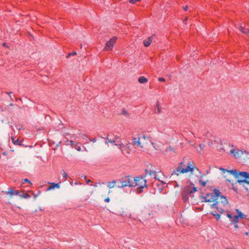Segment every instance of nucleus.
Listing matches in <instances>:
<instances>
[{"mask_svg":"<svg viewBox=\"0 0 249 249\" xmlns=\"http://www.w3.org/2000/svg\"><path fill=\"white\" fill-rule=\"evenodd\" d=\"M245 234H246V235H248L249 234V232H246V233H245Z\"/></svg>","mask_w":249,"mask_h":249,"instance_id":"nucleus-47","label":"nucleus"},{"mask_svg":"<svg viewBox=\"0 0 249 249\" xmlns=\"http://www.w3.org/2000/svg\"><path fill=\"white\" fill-rule=\"evenodd\" d=\"M198 182H199V184L201 186V187H204L206 186V183L208 182V181H204L201 179H199Z\"/></svg>","mask_w":249,"mask_h":249,"instance_id":"nucleus-25","label":"nucleus"},{"mask_svg":"<svg viewBox=\"0 0 249 249\" xmlns=\"http://www.w3.org/2000/svg\"><path fill=\"white\" fill-rule=\"evenodd\" d=\"M48 183L50 184V186L48 188L47 191H49L54 189V188H59L60 184L59 183H55L54 182H48Z\"/></svg>","mask_w":249,"mask_h":249,"instance_id":"nucleus-15","label":"nucleus"},{"mask_svg":"<svg viewBox=\"0 0 249 249\" xmlns=\"http://www.w3.org/2000/svg\"><path fill=\"white\" fill-rule=\"evenodd\" d=\"M90 141L91 142H95L96 141V138H93V139H90Z\"/></svg>","mask_w":249,"mask_h":249,"instance_id":"nucleus-42","label":"nucleus"},{"mask_svg":"<svg viewBox=\"0 0 249 249\" xmlns=\"http://www.w3.org/2000/svg\"><path fill=\"white\" fill-rule=\"evenodd\" d=\"M192 183L190 185H187L184 187L181 192L182 199L184 202H187L190 196H193V194L196 192L197 190L196 187L193 186Z\"/></svg>","mask_w":249,"mask_h":249,"instance_id":"nucleus-5","label":"nucleus"},{"mask_svg":"<svg viewBox=\"0 0 249 249\" xmlns=\"http://www.w3.org/2000/svg\"><path fill=\"white\" fill-rule=\"evenodd\" d=\"M228 201L226 197L221 195L218 196L215 202L211 205L212 209L217 210L219 213H223L227 211Z\"/></svg>","mask_w":249,"mask_h":249,"instance_id":"nucleus-1","label":"nucleus"},{"mask_svg":"<svg viewBox=\"0 0 249 249\" xmlns=\"http://www.w3.org/2000/svg\"><path fill=\"white\" fill-rule=\"evenodd\" d=\"M239 30L240 32L243 33L244 34L249 35V29L246 28L244 26L241 25L239 27Z\"/></svg>","mask_w":249,"mask_h":249,"instance_id":"nucleus-17","label":"nucleus"},{"mask_svg":"<svg viewBox=\"0 0 249 249\" xmlns=\"http://www.w3.org/2000/svg\"><path fill=\"white\" fill-rule=\"evenodd\" d=\"M24 181L25 182H29V183L30 184H32V183L31 182V181L30 180H29L27 178H25L24 179Z\"/></svg>","mask_w":249,"mask_h":249,"instance_id":"nucleus-40","label":"nucleus"},{"mask_svg":"<svg viewBox=\"0 0 249 249\" xmlns=\"http://www.w3.org/2000/svg\"><path fill=\"white\" fill-rule=\"evenodd\" d=\"M133 177L131 176H126L118 180V188H123L126 187H133Z\"/></svg>","mask_w":249,"mask_h":249,"instance_id":"nucleus-6","label":"nucleus"},{"mask_svg":"<svg viewBox=\"0 0 249 249\" xmlns=\"http://www.w3.org/2000/svg\"><path fill=\"white\" fill-rule=\"evenodd\" d=\"M219 169L220 170L223 171L224 173H225L226 171L230 172V173L235 176L236 177H238V176H240L242 178H243V179L237 180V182H238L239 183L241 184L242 183H245L248 184H249V173H247V172H238V171L236 170H231L230 171H228L226 169L223 168L222 167H220Z\"/></svg>","mask_w":249,"mask_h":249,"instance_id":"nucleus-2","label":"nucleus"},{"mask_svg":"<svg viewBox=\"0 0 249 249\" xmlns=\"http://www.w3.org/2000/svg\"><path fill=\"white\" fill-rule=\"evenodd\" d=\"M218 213V212H217V210H215V211H213L211 213L213 216H214L215 217V218L217 220H219L220 217V214L217 213Z\"/></svg>","mask_w":249,"mask_h":249,"instance_id":"nucleus-22","label":"nucleus"},{"mask_svg":"<svg viewBox=\"0 0 249 249\" xmlns=\"http://www.w3.org/2000/svg\"><path fill=\"white\" fill-rule=\"evenodd\" d=\"M188 6H185V7H183V9L184 11H187L188 10Z\"/></svg>","mask_w":249,"mask_h":249,"instance_id":"nucleus-43","label":"nucleus"},{"mask_svg":"<svg viewBox=\"0 0 249 249\" xmlns=\"http://www.w3.org/2000/svg\"><path fill=\"white\" fill-rule=\"evenodd\" d=\"M236 211L237 215H233V218L231 220V223L234 225L235 228H239L240 227L238 226V223L241 221L243 224H246L249 221V218H247V215L240 212L238 209H236Z\"/></svg>","mask_w":249,"mask_h":249,"instance_id":"nucleus-3","label":"nucleus"},{"mask_svg":"<svg viewBox=\"0 0 249 249\" xmlns=\"http://www.w3.org/2000/svg\"><path fill=\"white\" fill-rule=\"evenodd\" d=\"M226 249H237L233 247H228Z\"/></svg>","mask_w":249,"mask_h":249,"instance_id":"nucleus-39","label":"nucleus"},{"mask_svg":"<svg viewBox=\"0 0 249 249\" xmlns=\"http://www.w3.org/2000/svg\"><path fill=\"white\" fill-rule=\"evenodd\" d=\"M70 143H71V145L73 147L75 145V144L76 143L75 142L73 141H70Z\"/></svg>","mask_w":249,"mask_h":249,"instance_id":"nucleus-34","label":"nucleus"},{"mask_svg":"<svg viewBox=\"0 0 249 249\" xmlns=\"http://www.w3.org/2000/svg\"><path fill=\"white\" fill-rule=\"evenodd\" d=\"M227 216L230 218L231 221V220H232V219L233 218V217L232 214H231V213H227Z\"/></svg>","mask_w":249,"mask_h":249,"instance_id":"nucleus-32","label":"nucleus"},{"mask_svg":"<svg viewBox=\"0 0 249 249\" xmlns=\"http://www.w3.org/2000/svg\"><path fill=\"white\" fill-rule=\"evenodd\" d=\"M221 194V192L218 189H214L212 193H208L205 197H204L205 201L206 202H214L217 199L218 196Z\"/></svg>","mask_w":249,"mask_h":249,"instance_id":"nucleus-8","label":"nucleus"},{"mask_svg":"<svg viewBox=\"0 0 249 249\" xmlns=\"http://www.w3.org/2000/svg\"><path fill=\"white\" fill-rule=\"evenodd\" d=\"M74 138V135L71 137V138Z\"/></svg>","mask_w":249,"mask_h":249,"instance_id":"nucleus-49","label":"nucleus"},{"mask_svg":"<svg viewBox=\"0 0 249 249\" xmlns=\"http://www.w3.org/2000/svg\"><path fill=\"white\" fill-rule=\"evenodd\" d=\"M12 142L15 145L21 146L22 145V142L20 141L18 139L15 140L14 137H12L11 138Z\"/></svg>","mask_w":249,"mask_h":249,"instance_id":"nucleus-19","label":"nucleus"},{"mask_svg":"<svg viewBox=\"0 0 249 249\" xmlns=\"http://www.w3.org/2000/svg\"><path fill=\"white\" fill-rule=\"evenodd\" d=\"M61 174H62V177L63 178V180L64 181L66 180H67V176H68L67 174L64 170H62V172H61Z\"/></svg>","mask_w":249,"mask_h":249,"instance_id":"nucleus-26","label":"nucleus"},{"mask_svg":"<svg viewBox=\"0 0 249 249\" xmlns=\"http://www.w3.org/2000/svg\"><path fill=\"white\" fill-rule=\"evenodd\" d=\"M199 146H200V147H202V144H199Z\"/></svg>","mask_w":249,"mask_h":249,"instance_id":"nucleus-51","label":"nucleus"},{"mask_svg":"<svg viewBox=\"0 0 249 249\" xmlns=\"http://www.w3.org/2000/svg\"><path fill=\"white\" fill-rule=\"evenodd\" d=\"M154 184L158 187V190L159 192L160 193L163 190L166 183L160 180H158L157 182L154 183Z\"/></svg>","mask_w":249,"mask_h":249,"instance_id":"nucleus-12","label":"nucleus"},{"mask_svg":"<svg viewBox=\"0 0 249 249\" xmlns=\"http://www.w3.org/2000/svg\"><path fill=\"white\" fill-rule=\"evenodd\" d=\"M117 182H118V180H114L111 182H108L107 184V187H109V188H112L114 187L115 184Z\"/></svg>","mask_w":249,"mask_h":249,"instance_id":"nucleus-23","label":"nucleus"},{"mask_svg":"<svg viewBox=\"0 0 249 249\" xmlns=\"http://www.w3.org/2000/svg\"><path fill=\"white\" fill-rule=\"evenodd\" d=\"M230 154H233V155L235 158H238L241 156L243 154V152L242 150L239 149L234 150L232 149L230 150Z\"/></svg>","mask_w":249,"mask_h":249,"instance_id":"nucleus-13","label":"nucleus"},{"mask_svg":"<svg viewBox=\"0 0 249 249\" xmlns=\"http://www.w3.org/2000/svg\"><path fill=\"white\" fill-rule=\"evenodd\" d=\"M141 0H129V2L131 4H134L136 2L140 1Z\"/></svg>","mask_w":249,"mask_h":249,"instance_id":"nucleus-33","label":"nucleus"},{"mask_svg":"<svg viewBox=\"0 0 249 249\" xmlns=\"http://www.w3.org/2000/svg\"><path fill=\"white\" fill-rule=\"evenodd\" d=\"M81 137L84 140H85L86 141H88V137L87 135L85 134H82Z\"/></svg>","mask_w":249,"mask_h":249,"instance_id":"nucleus-31","label":"nucleus"},{"mask_svg":"<svg viewBox=\"0 0 249 249\" xmlns=\"http://www.w3.org/2000/svg\"><path fill=\"white\" fill-rule=\"evenodd\" d=\"M83 178H86V176H83Z\"/></svg>","mask_w":249,"mask_h":249,"instance_id":"nucleus-54","label":"nucleus"},{"mask_svg":"<svg viewBox=\"0 0 249 249\" xmlns=\"http://www.w3.org/2000/svg\"><path fill=\"white\" fill-rule=\"evenodd\" d=\"M2 155H6L7 154H6V152H4L2 153Z\"/></svg>","mask_w":249,"mask_h":249,"instance_id":"nucleus-46","label":"nucleus"},{"mask_svg":"<svg viewBox=\"0 0 249 249\" xmlns=\"http://www.w3.org/2000/svg\"><path fill=\"white\" fill-rule=\"evenodd\" d=\"M115 145H119L120 149L121 150L122 154L125 156L127 157L130 153V149L129 144L124 145L123 143L119 144L115 143Z\"/></svg>","mask_w":249,"mask_h":249,"instance_id":"nucleus-9","label":"nucleus"},{"mask_svg":"<svg viewBox=\"0 0 249 249\" xmlns=\"http://www.w3.org/2000/svg\"><path fill=\"white\" fill-rule=\"evenodd\" d=\"M150 208H146L144 211V213L146 214H148L149 215H150V213H149V212H150Z\"/></svg>","mask_w":249,"mask_h":249,"instance_id":"nucleus-30","label":"nucleus"},{"mask_svg":"<svg viewBox=\"0 0 249 249\" xmlns=\"http://www.w3.org/2000/svg\"><path fill=\"white\" fill-rule=\"evenodd\" d=\"M187 20V18H186L185 19V20Z\"/></svg>","mask_w":249,"mask_h":249,"instance_id":"nucleus-52","label":"nucleus"},{"mask_svg":"<svg viewBox=\"0 0 249 249\" xmlns=\"http://www.w3.org/2000/svg\"><path fill=\"white\" fill-rule=\"evenodd\" d=\"M91 182V180L90 179H88L87 180V183H89V182Z\"/></svg>","mask_w":249,"mask_h":249,"instance_id":"nucleus-45","label":"nucleus"},{"mask_svg":"<svg viewBox=\"0 0 249 249\" xmlns=\"http://www.w3.org/2000/svg\"><path fill=\"white\" fill-rule=\"evenodd\" d=\"M11 93V92H7V94L9 95V96L10 97H11V95H10Z\"/></svg>","mask_w":249,"mask_h":249,"instance_id":"nucleus-44","label":"nucleus"},{"mask_svg":"<svg viewBox=\"0 0 249 249\" xmlns=\"http://www.w3.org/2000/svg\"><path fill=\"white\" fill-rule=\"evenodd\" d=\"M182 165H184L183 162H181L178 167L173 170L171 173V175H179L180 173H185L189 171H193L194 167H191L190 165H188L186 168H183Z\"/></svg>","mask_w":249,"mask_h":249,"instance_id":"nucleus-7","label":"nucleus"},{"mask_svg":"<svg viewBox=\"0 0 249 249\" xmlns=\"http://www.w3.org/2000/svg\"><path fill=\"white\" fill-rule=\"evenodd\" d=\"M19 192L18 190H15V191H14L13 189H12L11 188H10L9 190H8V191L7 192V194H9L11 196H13V195H20L19 194Z\"/></svg>","mask_w":249,"mask_h":249,"instance_id":"nucleus-18","label":"nucleus"},{"mask_svg":"<svg viewBox=\"0 0 249 249\" xmlns=\"http://www.w3.org/2000/svg\"><path fill=\"white\" fill-rule=\"evenodd\" d=\"M75 149H76L78 151H80L81 150V148L79 146V143H75L74 146L73 147Z\"/></svg>","mask_w":249,"mask_h":249,"instance_id":"nucleus-27","label":"nucleus"},{"mask_svg":"<svg viewBox=\"0 0 249 249\" xmlns=\"http://www.w3.org/2000/svg\"><path fill=\"white\" fill-rule=\"evenodd\" d=\"M19 196L25 198H28L30 197V196L28 193L22 194V195H20Z\"/></svg>","mask_w":249,"mask_h":249,"instance_id":"nucleus-28","label":"nucleus"},{"mask_svg":"<svg viewBox=\"0 0 249 249\" xmlns=\"http://www.w3.org/2000/svg\"><path fill=\"white\" fill-rule=\"evenodd\" d=\"M140 140L141 137H140V135H138L136 137L133 138L131 144L133 146H137V147L142 148L143 146L141 144Z\"/></svg>","mask_w":249,"mask_h":249,"instance_id":"nucleus-11","label":"nucleus"},{"mask_svg":"<svg viewBox=\"0 0 249 249\" xmlns=\"http://www.w3.org/2000/svg\"><path fill=\"white\" fill-rule=\"evenodd\" d=\"M117 40V37L116 36H113L108 41H107L106 43V46L104 49V51H107L111 50L114 46V44L116 42Z\"/></svg>","mask_w":249,"mask_h":249,"instance_id":"nucleus-10","label":"nucleus"},{"mask_svg":"<svg viewBox=\"0 0 249 249\" xmlns=\"http://www.w3.org/2000/svg\"><path fill=\"white\" fill-rule=\"evenodd\" d=\"M76 54V53L75 52H73L71 53H69L67 56V58L70 57L71 55H74Z\"/></svg>","mask_w":249,"mask_h":249,"instance_id":"nucleus-29","label":"nucleus"},{"mask_svg":"<svg viewBox=\"0 0 249 249\" xmlns=\"http://www.w3.org/2000/svg\"><path fill=\"white\" fill-rule=\"evenodd\" d=\"M153 36L149 37L147 39H145L143 41L144 45L145 47H148L151 43L153 40Z\"/></svg>","mask_w":249,"mask_h":249,"instance_id":"nucleus-16","label":"nucleus"},{"mask_svg":"<svg viewBox=\"0 0 249 249\" xmlns=\"http://www.w3.org/2000/svg\"><path fill=\"white\" fill-rule=\"evenodd\" d=\"M199 146H200V147H202V144H199Z\"/></svg>","mask_w":249,"mask_h":249,"instance_id":"nucleus-50","label":"nucleus"},{"mask_svg":"<svg viewBox=\"0 0 249 249\" xmlns=\"http://www.w3.org/2000/svg\"><path fill=\"white\" fill-rule=\"evenodd\" d=\"M105 201L107 202H109L110 201V199L109 197H107L105 199Z\"/></svg>","mask_w":249,"mask_h":249,"instance_id":"nucleus-41","label":"nucleus"},{"mask_svg":"<svg viewBox=\"0 0 249 249\" xmlns=\"http://www.w3.org/2000/svg\"><path fill=\"white\" fill-rule=\"evenodd\" d=\"M142 137L143 138V139H145V136L144 135H143Z\"/></svg>","mask_w":249,"mask_h":249,"instance_id":"nucleus-48","label":"nucleus"},{"mask_svg":"<svg viewBox=\"0 0 249 249\" xmlns=\"http://www.w3.org/2000/svg\"><path fill=\"white\" fill-rule=\"evenodd\" d=\"M145 171L146 174H149L151 176H153L155 178H156V173L154 171L145 169Z\"/></svg>","mask_w":249,"mask_h":249,"instance_id":"nucleus-21","label":"nucleus"},{"mask_svg":"<svg viewBox=\"0 0 249 249\" xmlns=\"http://www.w3.org/2000/svg\"><path fill=\"white\" fill-rule=\"evenodd\" d=\"M122 113H123V114H125V115L127 114V112L126 110L125 109H123Z\"/></svg>","mask_w":249,"mask_h":249,"instance_id":"nucleus-37","label":"nucleus"},{"mask_svg":"<svg viewBox=\"0 0 249 249\" xmlns=\"http://www.w3.org/2000/svg\"><path fill=\"white\" fill-rule=\"evenodd\" d=\"M159 81L160 82H164L165 81V79L163 77H160L159 78Z\"/></svg>","mask_w":249,"mask_h":249,"instance_id":"nucleus-36","label":"nucleus"},{"mask_svg":"<svg viewBox=\"0 0 249 249\" xmlns=\"http://www.w3.org/2000/svg\"><path fill=\"white\" fill-rule=\"evenodd\" d=\"M138 81L141 84H143L147 83L148 82V79L145 77L142 76L139 77L138 78Z\"/></svg>","mask_w":249,"mask_h":249,"instance_id":"nucleus-20","label":"nucleus"},{"mask_svg":"<svg viewBox=\"0 0 249 249\" xmlns=\"http://www.w3.org/2000/svg\"><path fill=\"white\" fill-rule=\"evenodd\" d=\"M196 168V169L197 171H198V169H197V168Z\"/></svg>","mask_w":249,"mask_h":249,"instance_id":"nucleus-53","label":"nucleus"},{"mask_svg":"<svg viewBox=\"0 0 249 249\" xmlns=\"http://www.w3.org/2000/svg\"><path fill=\"white\" fill-rule=\"evenodd\" d=\"M169 150L174 151V148L173 147H172L171 146H169L166 149V151H169Z\"/></svg>","mask_w":249,"mask_h":249,"instance_id":"nucleus-35","label":"nucleus"},{"mask_svg":"<svg viewBox=\"0 0 249 249\" xmlns=\"http://www.w3.org/2000/svg\"><path fill=\"white\" fill-rule=\"evenodd\" d=\"M133 187H137V191L139 194L142 192L144 188H147V181L142 177L133 178Z\"/></svg>","mask_w":249,"mask_h":249,"instance_id":"nucleus-4","label":"nucleus"},{"mask_svg":"<svg viewBox=\"0 0 249 249\" xmlns=\"http://www.w3.org/2000/svg\"><path fill=\"white\" fill-rule=\"evenodd\" d=\"M152 144L153 146V147L155 148V149H156V150L158 149V147H156V143H155L154 142H152Z\"/></svg>","mask_w":249,"mask_h":249,"instance_id":"nucleus-38","label":"nucleus"},{"mask_svg":"<svg viewBox=\"0 0 249 249\" xmlns=\"http://www.w3.org/2000/svg\"><path fill=\"white\" fill-rule=\"evenodd\" d=\"M107 139V141L105 142L106 144H107L108 142L111 143H114L116 142V139L115 138V139L113 140H110L108 138V135H107V137L106 138Z\"/></svg>","mask_w":249,"mask_h":249,"instance_id":"nucleus-24","label":"nucleus"},{"mask_svg":"<svg viewBox=\"0 0 249 249\" xmlns=\"http://www.w3.org/2000/svg\"><path fill=\"white\" fill-rule=\"evenodd\" d=\"M154 112L156 114H159L162 113V107L160 106V102L159 101H157L156 103Z\"/></svg>","mask_w":249,"mask_h":249,"instance_id":"nucleus-14","label":"nucleus"}]
</instances>
